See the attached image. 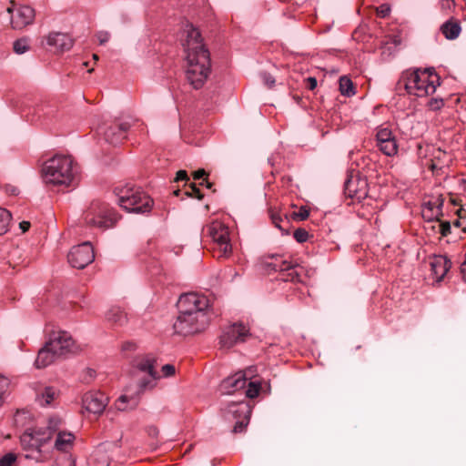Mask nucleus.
Masks as SVG:
<instances>
[{"label": "nucleus", "mask_w": 466, "mask_h": 466, "mask_svg": "<svg viewBox=\"0 0 466 466\" xmlns=\"http://www.w3.org/2000/svg\"><path fill=\"white\" fill-rule=\"evenodd\" d=\"M188 176L186 170H179L177 172L176 181H187Z\"/></svg>", "instance_id": "obj_45"}, {"label": "nucleus", "mask_w": 466, "mask_h": 466, "mask_svg": "<svg viewBox=\"0 0 466 466\" xmlns=\"http://www.w3.org/2000/svg\"><path fill=\"white\" fill-rule=\"evenodd\" d=\"M11 218V213L7 209L0 208V236L7 232Z\"/></svg>", "instance_id": "obj_32"}, {"label": "nucleus", "mask_w": 466, "mask_h": 466, "mask_svg": "<svg viewBox=\"0 0 466 466\" xmlns=\"http://www.w3.org/2000/svg\"><path fill=\"white\" fill-rule=\"evenodd\" d=\"M94 258V248L89 241L73 247L67 255L69 264L79 269L86 268Z\"/></svg>", "instance_id": "obj_12"}, {"label": "nucleus", "mask_w": 466, "mask_h": 466, "mask_svg": "<svg viewBox=\"0 0 466 466\" xmlns=\"http://www.w3.org/2000/svg\"><path fill=\"white\" fill-rule=\"evenodd\" d=\"M208 233L218 245L219 256H228L231 253L229 229L225 224L218 221L212 222L208 227Z\"/></svg>", "instance_id": "obj_11"}, {"label": "nucleus", "mask_w": 466, "mask_h": 466, "mask_svg": "<svg viewBox=\"0 0 466 466\" xmlns=\"http://www.w3.org/2000/svg\"><path fill=\"white\" fill-rule=\"evenodd\" d=\"M16 461V455L13 452L6 453L0 459V466H12Z\"/></svg>", "instance_id": "obj_37"}, {"label": "nucleus", "mask_w": 466, "mask_h": 466, "mask_svg": "<svg viewBox=\"0 0 466 466\" xmlns=\"http://www.w3.org/2000/svg\"><path fill=\"white\" fill-rule=\"evenodd\" d=\"M93 57H94V59H95V60H97V59H98V56H97V55H96V54H95V55H93Z\"/></svg>", "instance_id": "obj_59"}, {"label": "nucleus", "mask_w": 466, "mask_h": 466, "mask_svg": "<svg viewBox=\"0 0 466 466\" xmlns=\"http://www.w3.org/2000/svg\"><path fill=\"white\" fill-rule=\"evenodd\" d=\"M57 396V391L53 387H46L43 391L37 394L36 400L41 406H47L52 403V401Z\"/></svg>", "instance_id": "obj_27"}, {"label": "nucleus", "mask_w": 466, "mask_h": 466, "mask_svg": "<svg viewBox=\"0 0 466 466\" xmlns=\"http://www.w3.org/2000/svg\"><path fill=\"white\" fill-rule=\"evenodd\" d=\"M207 174H206V171L204 169H198V170L194 172L193 178L195 180H198V179L203 178Z\"/></svg>", "instance_id": "obj_49"}, {"label": "nucleus", "mask_w": 466, "mask_h": 466, "mask_svg": "<svg viewBox=\"0 0 466 466\" xmlns=\"http://www.w3.org/2000/svg\"><path fill=\"white\" fill-rule=\"evenodd\" d=\"M178 313L197 315L201 313H211L208 299L202 294L189 292L179 297L177 304Z\"/></svg>", "instance_id": "obj_10"}, {"label": "nucleus", "mask_w": 466, "mask_h": 466, "mask_svg": "<svg viewBox=\"0 0 466 466\" xmlns=\"http://www.w3.org/2000/svg\"><path fill=\"white\" fill-rule=\"evenodd\" d=\"M190 187V191L186 192L187 197L197 198L199 200L203 198V195L195 184H192Z\"/></svg>", "instance_id": "obj_40"}, {"label": "nucleus", "mask_w": 466, "mask_h": 466, "mask_svg": "<svg viewBox=\"0 0 466 466\" xmlns=\"http://www.w3.org/2000/svg\"><path fill=\"white\" fill-rule=\"evenodd\" d=\"M309 232L304 228H297L294 233L293 237L299 243H304L309 239Z\"/></svg>", "instance_id": "obj_35"}, {"label": "nucleus", "mask_w": 466, "mask_h": 466, "mask_svg": "<svg viewBox=\"0 0 466 466\" xmlns=\"http://www.w3.org/2000/svg\"><path fill=\"white\" fill-rule=\"evenodd\" d=\"M453 226L456 227V228H459L461 226V222L459 219H456L454 222H453Z\"/></svg>", "instance_id": "obj_56"}, {"label": "nucleus", "mask_w": 466, "mask_h": 466, "mask_svg": "<svg viewBox=\"0 0 466 466\" xmlns=\"http://www.w3.org/2000/svg\"><path fill=\"white\" fill-rule=\"evenodd\" d=\"M115 194L118 205L128 212L146 213L152 208V198L140 187L126 185L122 187H116Z\"/></svg>", "instance_id": "obj_5"}, {"label": "nucleus", "mask_w": 466, "mask_h": 466, "mask_svg": "<svg viewBox=\"0 0 466 466\" xmlns=\"http://www.w3.org/2000/svg\"><path fill=\"white\" fill-rule=\"evenodd\" d=\"M13 48L15 53L18 55H22L25 53L29 49V39L28 38H20L14 42Z\"/></svg>", "instance_id": "obj_34"}, {"label": "nucleus", "mask_w": 466, "mask_h": 466, "mask_svg": "<svg viewBox=\"0 0 466 466\" xmlns=\"http://www.w3.org/2000/svg\"><path fill=\"white\" fill-rule=\"evenodd\" d=\"M461 273L462 275L463 280L466 281V253H465V259L461 265Z\"/></svg>", "instance_id": "obj_53"}, {"label": "nucleus", "mask_w": 466, "mask_h": 466, "mask_svg": "<svg viewBox=\"0 0 466 466\" xmlns=\"http://www.w3.org/2000/svg\"><path fill=\"white\" fill-rule=\"evenodd\" d=\"M12 6L7 8L11 14V25L14 29H22L33 23L35 19V10L29 5H20L15 8V3L11 2Z\"/></svg>", "instance_id": "obj_16"}, {"label": "nucleus", "mask_w": 466, "mask_h": 466, "mask_svg": "<svg viewBox=\"0 0 466 466\" xmlns=\"http://www.w3.org/2000/svg\"><path fill=\"white\" fill-rule=\"evenodd\" d=\"M377 12L380 16L386 17L390 13V7L387 5H381L378 7Z\"/></svg>", "instance_id": "obj_44"}, {"label": "nucleus", "mask_w": 466, "mask_h": 466, "mask_svg": "<svg viewBox=\"0 0 466 466\" xmlns=\"http://www.w3.org/2000/svg\"><path fill=\"white\" fill-rule=\"evenodd\" d=\"M60 418L52 416L48 419L46 428H28L20 436V442L23 450L41 453V448L50 441L54 432L57 430Z\"/></svg>", "instance_id": "obj_6"}, {"label": "nucleus", "mask_w": 466, "mask_h": 466, "mask_svg": "<svg viewBox=\"0 0 466 466\" xmlns=\"http://www.w3.org/2000/svg\"><path fill=\"white\" fill-rule=\"evenodd\" d=\"M339 90L343 96H351L355 95V89L352 81L346 76L339 78Z\"/></svg>", "instance_id": "obj_29"}, {"label": "nucleus", "mask_w": 466, "mask_h": 466, "mask_svg": "<svg viewBox=\"0 0 466 466\" xmlns=\"http://www.w3.org/2000/svg\"><path fill=\"white\" fill-rule=\"evenodd\" d=\"M174 194H175L176 196H178V194H179V190H175V191H174Z\"/></svg>", "instance_id": "obj_60"}, {"label": "nucleus", "mask_w": 466, "mask_h": 466, "mask_svg": "<svg viewBox=\"0 0 466 466\" xmlns=\"http://www.w3.org/2000/svg\"><path fill=\"white\" fill-rule=\"evenodd\" d=\"M438 222V233H440L441 237L448 236L451 230V223L449 221H442L441 219Z\"/></svg>", "instance_id": "obj_36"}, {"label": "nucleus", "mask_w": 466, "mask_h": 466, "mask_svg": "<svg viewBox=\"0 0 466 466\" xmlns=\"http://www.w3.org/2000/svg\"><path fill=\"white\" fill-rule=\"evenodd\" d=\"M10 385V380L8 378L0 375V397L3 398L4 394L7 390L8 387Z\"/></svg>", "instance_id": "obj_39"}, {"label": "nucleus", "mask_w": 466, "mask_h": 466, "mask_svg": "<svg viewBox=\"0 0 466 466\" xmlns=\"http://www.w3.org/2000/svg\"><path fill=\"white\" fill-rule=\"evenodd\" d=\"M157 359L152 354H147L138 357L134 361V367L146 377L139 379L137 383L138 390L134 394H123L115 402L117 410L126 411L134 410L137 407L141 394L152 390L157 385V380L161 376L156 370Z\"/></svg>", "instance_id": "obj_2"}, {"label": "nucleus", "mask_w": 466, "mask_h": 466, "mask_svg": "<svg viewBox=\"0 0 466 466\" xmlns=\"http://www.w3.org/2000/svg\"><path fill=\"white\" fill-rule=\"evenodd\" d=\"M378 147L384 155L388 157L395 156L398 153V144L396 138L390 139Z\"/></svg>", "instance_id": "obj_33"}, {"label": "nucleus", "mask_w": 466, "mask_h": 466, "mask_svg": "<svg viewBox=\"0 0 466 466\" xmlns=\"http://www.w3.org/2000/svg\"><path fill=\"white\" fill-rule=\"evenodd\" d=\"M271 219L275 227L281 228L280 223L282 222V218L279 216L272 215Z\"/></svg>", "instance_id": "obj_50"}, {"label": "nucleus", "mask_w": 466, "mask_h": 466, "mask_svg": "<svg viewBox=\"0 0 466 466\" xmlns=\"http://www.w3.org/2000/svg\"><path fill=\"white\" fill-rule=\"evenodd\" d=\"M163 377H171L175 375L176 369L175 366L172 364H166L161 369Z\"/></svg>", "instance_id": "obj_42"}, {"label": "nucleus", "mask_w": 466, "mask_h": 466, "mask_svg": "<svg viewBox=\"0 0 466 466\" xmlns=\"http://www.w3.org/2000/svg\"><path fill=\"white\" fill-rule=\"evenodd\" d=\"M46 44L56 52H66L72 48L74 40L67 34L52 32L46 36Z\"/></svg>", "instance_id": "obj_20"}, {"label": "nucleus", "mask_w": 466, "mask_h": 466, "mask_svg": "<svg viewBox=\"0 0 466 466\" xmlns=\"http://www.w3.org/2000/svg\"><path fill=\"white\" fill-rule=\"evenodd\" d=\"M401 81L410 95L423 97L435 93L440 77L433 69L406 71Z\"/></svg>", "instance_id": "obj_4"}, {"label": "nucleus", "mask_w": 466, "mask_h": 466, "mask_svg": "<svg viewBox=\"0 0 466 466\" xmlns=\"http://www.w3.org/2000/svg\"><path fill=\"white\" fill-rule=\"evenodd\" d=\"M442 105V100H434V105L433 103H431V106L433 107V108H439Z\"/></svg>", "instance_id": "obj_55"}, {"label": "nucleus", "mask_w": 466, "mask_h": 466, "mask_svg": "<svg viewBox=\"0 0 466 466\" xmlns=\"http://www.w3.org/2000/svg\"><path fill=\"white\" fill-rule=\"evenodd\" d=\"M260 76H261L263 83L268 87H272L274 86L275 78L270 74L263 72V73H261Z\"/></svg>", "instance_id": "obj_41"}, {"label": "nucleus", "mask_w": 466, "mask_h": 466, "mask_svg": "<svg viewBox=\"0 0 466 466\" xmlns=\"http://www.w3.org/2000/svg\"><path fill=\"white\" fill-rule=\"evenodd\" d=\"M119 218L120 216L112 208L99 200L92 201L84 213L86 225L101 229L113 228Z\"/></svg>", "instance_id": "obj_8"}, {"label": "nucleus", "mask_w": 466, "mask_h": 466, "mask_svg": "<svg viewBox=\"0 0 466 466\" xmlns=\"http://www.w3.org/2000/svg\"><path fill=\"white\" fill-rule=\"evenodd\" d=\"M106 319L113 325L123 326L127 321V315L121 308L114 306L106 311Z\"/></svg>", "instance_id": "obj_24"}, {"label": "nucleus", "mask_w": 466, "mask_h": 466, "mask_svg": "<svg viewBox=\"0 0 466 466\" xmlns=\"http://www.w3.org/2000/svg\"><path fill=\"white\" fill-rule=\"evenodd\" d=\"M432 274L438 281H441L451 267V260L442 255L434 256L431 262Z\"/></svg>", "instance_id": "obj_22"}, {"label": "nucleus", "mask_w": 466, "mask_h": 466, "mask_svg": "<svg viewBox=\"0 0 466 466\" xmlns=\"http://www.w3.org/2000/svg\"><path fill=\"white\" fill-rule=\"evenodd\" d=\"M249 336L248 328L243 324L235 323L223 331L219 342L222 348L230 349L236 344L245 342Z\"/></svg>", "instance_id": "obj_14"}, {"label": "nucleus", "mask_w": 466, "mask_h": 466, "mask_svg": "<svg viewBox=\"0 0 466 466\" xmlns=\"http://www.w3.org/2000/svg\"><path fill=\"white\" fill-rule=\"evenodd\" d=\"M6 191H7L9 194L14 195V196L17 195V194H18V192H19L18 188H17V187H13V186H8V187H6Z\"/></svg>", "instance_id": "obj_54"}, {"label": "nucleus", "mask_w": 466, "mask_h": 466, "mask_svg": "<svg viewBox=\"0 0 466 466\" xmlns=\"http://www.w3.org/2000/svg\"><path fill=\"white\" fill-rule=\"evenodd\" d=\"M442 206L443 199L441 196L425 202L421 209L422 218L427 223L440 221L443 216Z\"/></svg>", "instance_id": "obj_19"}, {"label": "nucleus", "mask_w": 466, "mask_h": 466, "mask_svg": "<svg viewBox=\"0 0 466 466\" xmlns=\"http://www.w3.org/2000/svg\"><path fill=\"white\" fill-rule=\"evenodd\" d=\"M3 403V398L0 397V405Z\"/></svg>", "instance_id": "obj_61"}, {"label": "nucleus", "mask_w": 466, "mask_h": 466, "mask_svg": "<svg viewBox=\"0 0 466 466\" xmlns=\"http://www.w3.org/2000/svg\"><path fill=\"white\" fill-rule=\"evenodd\" d=\"M211 313L198 312L197 315L178 313L173 328L176 333L187 336L201 332L208 326Z\"/></svg>", "instance_id": "obj_9"}, {"label": "nucleus", "mask_w": 466, "mask_h": 466, "mask_svg": "<svg viewBox=\"0 0 466 466\" xmlns=\"http://www.w3.org/2000/svg\"><path fill=\"white\" fill-rule=\"evenodd\" d=\"M438 223L439 222L427 223V225L425 226V229L427 231L438 232Z\"/></svg>", "instance_id": "obj_48"}, {"label": "nucleus", "mask_w": 466, "mask_h": 466, "mask_svg": "<svg viewBox=\"0 0 466 466\" xmlns=\"http://www.w3.org/2000/svg\"><path fill=\"white\" fill-rule=\"evenodd\" d=\"M395 138V137L392 134V131L384 127H380L376 133V142L377 147H380L383 145L385 142H388L390 139Z\"/></svg>", "instance_id": "obj_30"}, {"label": "nucleus", "mask_w": 466, "mask_h": 466, "mask_svg": "<svg viewBox=\"0 0 466 466\" xmlns=\"http://www.w3.org/2000/svg\"><path fill=\"white\" fill-rule=\"evenodd\" d=\"M228 275H232V279L237 276V273L236 272H233V269L232 268H229L228 269Z\"/></svg>", "instance_id": "obj_57"}, {"label": "nucleus", "mask_w": 466, "mask_h": 466, "mask_svg": "<svg viewBox=\"0 0 466 466\" xmlns=\"http://www.w3.org/2000/svg\"><path fill=\"white\" fill-rule=\"evenodd\" d=\"M395 138V137L392 134V131L384 127H380L376 133V142L377 147H380L383 145L385 142H388L390 139Z\"/></svg>", "instance_id": "obj_31"}, {"label": "nucleus", "mask_w": 466, "mask_h": 466, "mask_svg": "<svg viewBox=\"0 0 466 466\" xmlns=\"http://www.w3.org/2000/svg\"><path fill=\"white\" fill-rule=\"evenodd\" d=\"M27 413L25 411H17L15 415V421L16 424H19L22 422L24 419L26 418Z\"/></svg>", "instance_id": "obj_47"}, {"label": "nucleus", "mask_w": 466, "mask_h": 466, "mask_svg": "<svg viewBox=\"0 0 466 466\" xmlns=\"http://www.w3.org/2000/svg\"><path fill=\"white\" fill-rule=\"evenodd\" d=\"M264 265L266 268L273 270L279 271L280 273L286 268H289L290 261L283 258L281 255H271L265 261Z\"/></svg>", "instance_id": "obj_25"}, {"label": "nucleus", "mask_w": 466, "mask_h": 466, "mask_svg": "<svg viewBox=\"0 0 466 466\" xmlns=\"http://www.w3.org/2000/svg\"><path fill=\"white\" fill-rule=\"evenodd\" d=\"M448 2H452V0H447Z\"/></svg>", "instance_id": "obj_62"}, {"label": "nucleus", "mask_w": 466, "mask_h": 466, "mask_svg": "<svg viewBox=\"0 0 466 466\" xmlns=\"http://www.w3.org/2000/svg\"><path fill=\"white\" fill-rule=\"evenodd\" d=\"M147 434L153 438H157L159 433L158 429L155 426H148L147 428Z\"/></svg>", "instance_id": "obj_46"}, {"label": "nucleus", "mask_w": 466, "mask_h": 466, "mask_svg": "<svg viewBox=\"0 0 466 466\" xmlns=\"http://www.w3.org/2000/svg\"><path fill=\"white\" fill-rule=\"evenodd\" d=\"M54 348L50 347L47 343L44 345L42 349L39 350L37 358L35 360V367L37 369H43L59 358V356L53 350Z\"/></svg>", "instance_id": "obj_23"}, {"label": "nucleus", "mask_w": 466, "mask_h": 466, "mask_svg": "<svg viewBox=\"0 0 466 466\" xmlns=\"http://www.w3.org/2000/svg\"><path fill=\"white\" fill-rule=\"evenodd\" d=\"M180 42L186 54L185 73L189 85L201 88L211 73V60L208 49L198 28L187 24L180 33Z\"/></svg>", "instance_id": "obj_1"}, {"label": "nucleus", "mask_w": 466, "mask_h": 466, "mask_svg": "<svg viewBox=\"0 0 466 466\" xmlns=\"http://www.w3.org/2000/svg\"><path fill=\"white\" fill-rule=\"evenodd\" d=\"M228 412L237 420L233 432H242L249 422L251 409L247 402L239 401L228 406Z\"/></svg>", "instance_id": "obj_17"}, {"label": "nucleus", "mask_w": 466, "mask_h": 466, "mask_svg": "<svg viewBox=\"0 0 466 466\" xmlns=\"http://www.w3.org/2000/svg\"><path fill=\"white\" fill-rule=\"evenodd\" d=\"M96 37H97L99 44L104 45L109 40L110 34L106 31H100L96 34Z\"/></svg>", "instance_id": "obj_43"}, {"label": "nucleus", "mask_w": 466, "mask_h": 466, "mask_svg": "<svg viewBox=\"0 0 466 466\" xmlns=\"http://www.w3.org/2000/svg\"><path fill=\"white\" fill-rule=\"evenodd\" d=\"M46 343L54 348L53 350L59 357L71 352L75 344L71 335L64 330L52 331L49 335L48 340Z\"/></svg>", "instance_id": "obj_15"}, {"label": "nucleus", "mask_w": 466, "mask_h": 466, "mask_svg": "<svg viewBox=\"0 0 466 466\" xmlns=\"http://www.w3.org/2000/svg\"><path fill=\"white\" fill-rule=\"evenodd\" d=\"M83 408L88 412L101 414L106 409L108 398L100 391H90L84 395L82 399Z\"/></svg>", "instance_id": "obj_18"}, {"label": "nucleus", "mask_w": 466, "mask_h": 466, "mask_svg": "<svg viewBox=\"0 0 466 466\" xmlns=\"http://www.w3.org/2000/svg\"><path fill=\"white\" fill-rule=\"evenodd\" d=\"M19 228L22 230L23 233L26 232L30 228V222L28 221H22L19 223Z\"/></svg>", "instance_id": "obj_51"}, {"label": "nucleus", "mask_w": 466, "mask_h": 466, "mask_svg": "<svg viewBox=\"0 0 466 466\" xmlns=\"http://www.w3.org/2000/svg\"><path fill=\"white\" fill-rule=\"evenodd\" d=\"M281 279L284 281L299 282L301 281L300 272H299L297 267L290 262L289 268H286L281 272Z\"/></svg>", "instance_id": "obj_28"}, {"label": "nucleus", "mask_w": 466, "mask_h": 466, "mask_svg": "<svg viewBox=\"0 0 466 466\" xmlns=\"http://www.w3.org/2000/svg\"><path fill=\"white\" fill-rule=\"evenodd\" d=\"M441 31L447 39L452 40L459 36L461 27L460 22L449 20L441 25Z\"/></svg>", "instance_id": "obj_26"}, {"label": "nucleus", "mask_w": 466, "mask_h": 466, "mask_svg": "<svg viewBox=\"0 0 466 466\" xmlns=\"http://www.w3.org/2000/svg\"><path fill=\"white\" fill-rule=\"evenodd\" d=\"M253 371L251 369L242 370L235 373L223 380L220 383L219 390L223 394H233L240 390H245V396L249 399L256 398L261 389L260 382L258 380H251Z\"/></svg>", "instance_id": "obj_7"}, {"label": "nucleus", "mask_w": 466, "mask_h": 466, "mask_svg": "<svg viewBox=\"0 0 466 466\" xmlns=\"http://www.w3.org/2000/svg\"><path fill=\"white\" fill-rule=\"evenodd\" d=\"M46 184L70 186L77 172L73 159L65 155H56L46 160L42 168Z\"/></svg>", "instance_id": "obj_3"}, {"label": "nucleus", "mask_w": 466, "mask_h": 466, "mask_svg": "<svg viewBox=\"0 0 466 466\" xmlns=\"http://www.w3.org/2000/svg\"><path fill=\"white\" fill-rule=\"evenodd\" d=\"M62 420L60 419V423L57 426V430L54 432V436H56L54 447L58 451H68L72 449L75 435L66 431H62Z\"/></svg>", "instance_id": "obj_21"}, {"label": "nucleus", "mask_w": 466, "mask_h": 466, "mask_svg": "<svg viewBox=\"0 0 466 466\" xmlns=\"http://www.w3.org/2000/svg\"><path fill=\"white\" fill-rule=\"evenodd\" d=\"M205 184H206L207 187H211V184L208 181H207V180L205 181Z\"/></svg>", "instance_id": "obj_58"}, {"label": "nucleus", "mask_w": 466, "mask_h": 466, "mask_svg": "<svg viewBox=\"0 0 466 466\" xmlns=\"http://www.w3.org/2000/svg\"><path fill=\"white\" fill-rule=\"evenodd\" d=\"M309 215V211L306 207H300L298 212L293 213L294 218H297L299 220H304L306 219Z\"/></svg>", "instance_id": "obj_38"}, {"label": "nucleus", "mask_w": 466, "mask_h": 466, "mask_svg": "<svg viewBox=\"0 0 466 466\" xmlns=\"http://www.w3.org/2000/svg\"><path fill=\"white\" fill-rule=\"evenodd\" d=\"M307 81L309 83V88L310 90H313L317 86V80L315 77H309Z\"/></svg>", "instance_id": "obj_52"}, {"label": "nucleus", "mask_w": 466, "mask_h": 466, "mask_svg": "<svg viewBox=\"0 0 466 466\" xmlns=\"http://www.w3.org/2000/svg\"><path fill=\"white\" fill-rule=\"evenodd\" d=\"M129 128L130 124L127 122L103 124L97 127V134L103 137L106 143L116 146L126 138V134Z\"/></svg>", "instance_id": "obj_13"}]
</instances>
